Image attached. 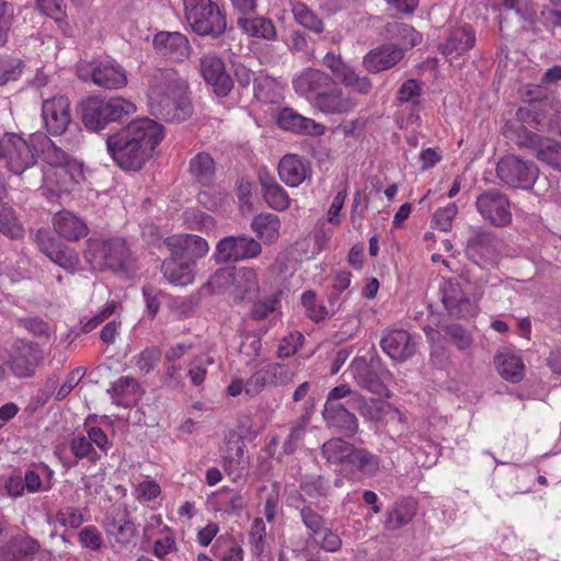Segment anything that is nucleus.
Segmentation results:
<instances>
[{
	"label": "nucleus",
	"instance_id": "f257e3e1",
	"mask_svg": "<svg viewBox=\"0 0 561 561\" xmlns=\"http://www.w3.org/2000/svg\"><path fill=\"white\" fill-rule=\"evenodd\" d=\"M163 137L162 125L150 118H139L110 135L106 148L121 169L138 171Z\"/></svg>",
	"mask_w": 561,
	"mask_h": 561
},
{
	"label": "nucleus",
	"instance_id": "f03ea898",
	"mask_svg": "<svg viewBox=\"0 0 561 561\" xmlns=\"http://www.w3.org/2000/svg\"><path fill=\"white\" fill-rule=\"evenodd\" d=\"M150 113L165 122H183L193 113L188 84L172 68H159L147 77Z\"/></svg>",
	"mask_w": 561,
	"mask_h": 561
},
{
	"label": "nucleus",
	"instance_id": "7ed1b4c3",
	"mask_svg": "<svg viewBox=\"0 0 561 561\" xmlns=\"http://www.w3.org/2000/svg\"><path fill=\"white\" fill-rule=\"evenodd\" d=\"M300 363H277L249 359L245 366L251 369L247 378V396H259L268 387L287 386L291 383L299 370Z\"/></svg>",
	"mask_w": 561,
	"mask_h": 561
},
{
	"label": "nucleus",
	"instance_id": "20e7f679",
	"mask_svg": "<svg viewBox=\"0 0 561 561\" xmlns=\"http://www.w3.org/2000/svg\"><path fill=\"white\" fill-rule=\"evenodd\" d=\"M185 19L202 36L218 37L226 31V16L211 0H183Z\"/></svg>",
	"mask_w": 561,
	"mask_h": 561
},
{
	"label": "nucleus",
	"instance_id": "39448f33",
	"mask_svg": "<svg viewBox=\"0 0 561 561\" xmlns=\"http://www.w3.org/2000/svg\"><path fill=\"white\" fill-rule=\"evenodd\" d=\"M36 145V136L26 140L16 133H3L0 136V160H5L8 169L20 175L35 165L38 156Z\"/></svg>",
	"mask_w": 561,
	"mask_h": 561
},
{
	"label": "nucleus",
	"instance_id": "423d86ee",
	"mask_svg": "<svg viewBox=\"0 0 561 561\" xmlns=\"http://www.w3.org/2000/svg\"><path fill=\"white\" fill-rule=\"evenodd\" d=\"M77 75L82 81L107 90H118L127 84L126 70L113 59L81 60L77 64Z\"/></svg>",
	"mask_w": 561,
	"mask_h": 561
},
{
	"label": "nucleus",
	"instance_id": "0eeeda50",
	"mask_svg": "<svg viewBox=\"0 0 561 561\" xmlns=\"http://www.w3.org/2000/svg\"><path fill=\"white\" fill-rule=\"evenodd\" d=\"M84 257L93 270H123L128 257V250L123 239H89Z\"/></svg>",
	"mask_w": 561,
	"mask_h": 561
},
{
	"label": "nucleus",
	"instance_id": "6e6552de",
	"mask_svg": "<svg viewBox=\"0 0 561 561\" xmlns=\"http://www.w3.org/2000/svg\"><path fill=\"white\" fill-rule=\"evenodd\" d=\"M465 253L471 262L482 268L493 266L501 257V241L491 230L474 227L471 228Z\"/></svg>",
	"mask_w": 561,
	"mask_h": 561
},
{
	"label": "nucleus",
	"instance_id": "1a4fd4ad",
	"mask_svg": "<svg viewBox=\"0 0 561 561\" xmlns=\"http://www.w3.org/2000/svg\"><path fill=\"white\" fill-rule=\"evenodd\" d=\"M12 375L16 378H28L34 376L37 366L43 360V352L36 343L30 341H18L5 356H1Z\"/></svg>",
	"mask_w": 561,
	"mask_h": 561
},
{
	"label": "nucleus",
	"instance_id": "9d476101",
	"mask_svg": "<svg viewBox=\"0 0 561 561\" xmlns=\"http://www.w3.org/2000/svg\"><path fill=\"white\" fill-rule=\"evenodd\" d=\"M84 427L85 434L75 435L69 440V448L78 460L87 459L89 462L95 463L107 454L112 444L101 427L87 424Z\"/></svg>",
	"mask_w": 561,
	"mask_h": 561
},
{
	"label": "nucleus",
	"instance_id": "9b49d317",
	"mask_svg": "<svg viewBox=\"0 0 561 561\" xmlns=\"http://www.w3.org/2000/svg\"><path fill=\"white\" fill-rule=\"evenodd\" d=\"M496 174L510 187L529 190L537 180L539 170L531 161L506 156L499 161Z\"/></svg>",
	"mask_w": 561,
	"mask_h": 561
},
{
	"label": "nucleus",
	"instance_id": "f8f14e48",
	"mask_svg": "<svg viewBox=\"0 0 561 561\" xmlns=\"http://www.w3.org/2000/svg\"><path fill=\"white\" fill-rule=\"evenodd\" d=\"M261 252L262 245L254 238L247 234L229 236L217 243L215 260L221 264L239 262L255 259Z\"/></svg>",
	"mask_w": 561,
	"mask_h": 561
},
{
	"label": "nucleus",
	"instance_id": "ddd939ff",
	"mask_svg": "<svg viewBox=\"0 0 561 561\" xmlns=\"http://www.w3.org/2000/svg\"><path fill=\"white\" fill-rule=\"evenodd\" d=\"M300 518L308 529V537L321 549L336 552L342 547V539L325 525V519L313 508L305 505L300 508Z\"/></svg>",
	"mask_w": 561,
	"mask_h": 561
},
{
	"label": "nucleus",
	"instance_id": "4468645a",
	"mask_svg": "<svg viewBox=\"0 0 561 561\" xmlns=\"http://www.w3.org/2000/svg\"><path fill=\"white\" fill-rule=\"evenodd\" d=\"M42 117L44 127L49 135H64L72 125L68 98L54 96L45 100L42 104Z\"/></svg>",
	"mask_w": 561,
	"mask_h": 561
},
{
	"label": "nucleus",
	"instance_id": "2eb2a0df",
	"mask_svg": "<svg viewBox=\"0 0 561 561\" xmlns=\"http://www.w3.org/2000/svg\"><path fill=\"white\" fill-rule=\"evenodd\" d=\"M479 214L496 227H505L512 220L511 207L507 197L495 190H488L480 194L476 201Z\"/></svg>",
	"mask_w": 561,
	"mask_h": 561
},
{
	"label": "nucleus",
	"instance_id": "dca6fc26",
	"mask_svg": "<svg viewBox=\"0 0 561 561\" xmlns=\"http://www.w3.org/2000/svg\"><path fill=\"white\" fill-rule=\"evenodd\" d=\"M199 72L203 79L213 88L218 96H227L232 87L233 81L226 71L224 60L216 54H205L199 59Z\"/></svg>",
	"mask_w": 561,
	"mask_h": 561
},
{
	"label": "nucleus",
	"instance_id": "f3484780",
	"mask_svg": "<svg viewBox=\"0 0 561 561\" xmlns=\"http://www.w3.org/2000/svg\"><path fill=\"white\" fill-rule=\"evenodd\" d=\"M323 65L329 68L337 80L345 87L359 94H368L373 88L370 79L356 73L353 67L347 65L340 55L328 53L323 57Z\"/></svg>",
	"mask_w": 561,
	"mask_h": 561
},
{
	"label": "nucleus",
	"instance_id": "a211bd4d",
	"mask_svg": "<svg viewBox=\"0 0 561 561\" xmlns=\"http://www.w3.org/2000/svg\"><path fill=\"white\" fill-rule=\"evenodd\" d=\"M476 34L470 25H461L450 31L445 43L439 45V51L450 65L459 66L467 53L474 46Z\"/></svg>",
	"mask_w": 561,
	"mask_h": 561
},
{
	"label": "nucleus",
	"instance_id": "6ab92c4d",
	"mask_svg": "<svg viewBox=\"0 0 561 561\" xmlns=\"http://www.w3.org/2000/svg\"><path fill=\"white\" fill-rule=\"evenodd\" d=\"M171 255L187 260L195 265V260L205 256L209 250L207 241L195 234H174L165 240Z\"/></svg>",
	"mask_w": 561,
	"mask_h": 561
},
{
	"label": "nucleus",
	"instance_id": "aec40b11",
	"mask_svg": "<svg viewBox=\"0 0 561 561\" xmlns=\"http://www.w3.org/2000/svg\"><path fill=\"white\" fill-rule=\"evenodd\" d=\"M358 102L356 99L339 87H330L318 94L313 105L324 114H347L355 110Z\"/></svg>",
	"mask_w": 561,
	"mask_h": 561
},
{
	"label": "nucleus",
	"instance_id": "412c9836",
	"mask_svg": "<svg viewBox=\"0 0 561 561\" xmlns=\"http://www.w3.org/2000/svg\"><path fill=\"white\" fill-rule=\"evenodd\" d=\"M104 527L110 536L122 543L130 542L137 534L127 507L122 504L112 506L105 517Z\"/></svg>",
	"mask_w": 561,
	"mask_h": 561
},
{
	"label": "nucleus",
	"instance_id": "4be33fe9",
	"mask_svg": "<svg viewBox=\"0 0 561 561\" xmlns=\"http://www.w3.org/2000/svg\"><path fill=\"white\" fill-rule=\"evenodd\" d=\"M381 348L392 359L404 362L416 352L414 337L405 330L388 331L380 341Z\"/></svg>",
	"mask_w": 561,
	"mask_h": 561
},
{
	"label": "nucleus",
	"instance_id": "5701e85b",
	"mask_svg": "<svg viewBox=\"0 0 561 561\" xmlns=\"http://www.w3.org/2000/svg\"><path fill=\"white\" fill-rule=\"evenodd\" d=\"M403 56V48L397 44H383L369 50L363 58V65L368 72L378 73L396 66Z\"/></svg>",
	"mask_w": 561,
	"mask_h": 561
},
{
	"label": "nucleus",
	"instance_id": "b1692460",
	"mask_svg": "<svg viewBox=\"0 0 561 561\" xmlns=\"http://www.w3.org/2000/svg\"><path fill=\"white\" fill-rule=\"evenodd\" d=\"M380 463L379 456L354 446L344 471L355 480L373 478L379 472Z\"/></svg>",
	"mask_w": 561,
	"mask_h": 561
},
{
	"label": "nucleus",
	"instance_id": "393cba45",
	"mask_svg": "<svg viewBox=\"0 0 561 561\" xmlns=\"http://www.w3.org/2000/svg\"><path fill=\"white\" fill-rule=\"evenodd\" d=\"M347 371L360 388L378 396L386 393V386L378 376L373 364L369 363L365 357L354 358Z\"/></svg>",
	"mask_w": 561,
	"mask_h": 561
},
{
	"label": "nucleus",
	"instance_id": "a878e982",
	"mask_svg": "<svg viewBox=\"0 0 561 561\" xmlns=\"http://www.w3.org/2000/svg\"><path fill=\"white\" fill-rule=\"evenodd\" d=\"M331 84L332 78L324 71L314 68H305L293 79L295 91L306 98L310 95L316 98L324 89L330 88Z\"/></svg>",
	"mask_w": 561,
	"mask_h": 561
},
{
	"label": "nucleus",
	"instance_id": "bb28decb",
	"mask_svg": "<svg viewBox=\"0 0 561 561\" xmlns=\"http://www.w3.org/2000/svg\"><path fill=\"white\" fill-rule=\"evenodd\" d=\"M442 301L450 316L468 318L477 313V305L471 301L459 283H448L443 288Z\"/></svg>",
	"mask_w": 561,
	"mask_h": 561
},
{
	"label": "nucleus",
	"instance_id": "cd10ccee",
	"mask_svg": "<svg viewBox=\"0 0 561 561\" xmlns=\"http://www.w3.org/2000/svg\"><path fill=\"white\" fill-rule=\"evenodd\" d=\"M39 550L41 545L36 539L18 535L0 546V561H32Z\"/></svg>",
	"mask_w": 561,
	"mask_h": 561
},
{
	"label": "nucleus",
	"instance_id": "c85d7f7f",
	"mask_svg": "<svg viewBox=\"0 0 561 561\" xmlns=\"http://www.w3.org/2000/svg\"><path fill=\"white\" fill-rule=\"evenodd\" d=\"M278 174L287 186L297 187L311 176V168L304 158L285 154L278 163Z\"/></svg>",
	"mask_w": 561,
	"mask_h": 561
},
{
	"label": "nucleus",
	"instance_id": "c756f323",
	"mask_svg": "<svg viewBox=\"0 0 561 561\" xmlns=\"http://www.w3.org/2000/svg\"><path fill=\"white\" fill-rule=\"evenodd\" d=\"M417 508V502L412 497L397 500L385 514V529L396 531L407 526L414 519Z\"/></svg>",
	"mask_w": 561,
	"mask_h": 561
},
{
	"label": "nucleus",
	"instance_id": "7c9ffc66",
	"mask_svg": "<svg viewBox=\"0 0 561 561\" xmlns=\"http://www.w3.org/2000/svg\"><path fill=\"white\" fill-rule=\"evenodd\" d=\"M36 144L39 146V152L43 160L49 165L57 169V172L62 174L69 173L75 164L71 162V157L67 151L58 147L50 138L45 135L36 136Z\"/></svg>",
	"mask_w": 561,
	"mask_h": 561
},
{
	"label": "nucleus",
	"instance_id": "2f4dec72",
	"mask_svg": "<svg viewBox=\"0 0 561 561\" xmlns=\"http://www.w3.org/2000/svg\"><path fill=\"white\" fill-rule=\"evenodd\" d=\"M53 225L59 237L71 242L84 238L89 232L85 222L67 210L57 213L54 216Z\"/></svg>",
	"mask_w": 561,
	"mask_h": 561
},
{
	"label": "nucleus",
	"instance_id": "473e14b6",
	"mask_svg": "<svg viewBox=\"0 0 561 561\" xmlns=\"http://www.w3.org/2000/svg\"><path fill=\"white\" fill-rule=\"evenodd\" d=\"M231 278V295L234 299H251L259 291L256 271L252 267H240L229 274Z\"/></svg>",
	"mask_w": 561,
	"mask_h": 561
},
{
	"label": "nucleus",
	"instance_id": "72a5a7b5",
	"mask_svg": "<svg viewBox=\"0 0 561 561\" xmlns=\"http://www.w3.org/2000/svg\"><path fill=\"white\" fill-rule=\"evenodd\" d=\"M194 265L190 261L171 255L161 264L163 277L174 286H186L194 280Z\"/></svg>",
	"mask_w": 561,
	"mask_h": 561
},
{
	"label": "nucleus",
	"instance_id": "f704fd0d",
	"mask_svg": "<svg viewBox=\"0 0 561 561\" xmlns=\"http://www.w3.org/2000/svg\"><path fill=\"white\" fill-rule=\"evenodd\" d=\"M259 180L263 198L271 208L283 211L289 207L290 198L287 192L277 183L273 175L263 171L260 172Z\"/></svg>",
	"mask_w": 561,
	"mask_h": 561
},
{
	"label": "nucleus",
	"instance_id": "c9c22d12",
	"mask_svg": "<svg viewBox=\"0 0 561 561\" xmlns=\"http://www.w3.org/2000/svg\"><path fill=\"white\" fill-rule=\"evenodd\" d=\"M82 122L93 131L104 129L110 123L105 99L89 98L81 104Z\"/></svg>",
	"mask_w": 561,
	"mask_h": 561
},
{
	"label": "nucleus",
	"instance_id": "e433bc0d",
	"mask_svg": "<svg viewBox=\"0 0 561 561\" xmlns=\"http://www.w3.org/2000/svg\"><path fill=\"white\" fill-rule=\"evenodd\" d=\"M277 124L282 129L302 134L320 135L324 129L322 125L317 124L313 119L304 117L288 107L279 112Z\"/></svg>",
	"mask_w": 561,
	"mask_h": 561
},
{
	"label": "nucleus",
	"instance_id": "4c0bfd02",
	"mask_svg": "<svg viewBox=\"0 0 561 561\" xmlns=\"http://www.w3.org/2000/svg\"><path fill=\"white\" fill-rule=\"evenodd\" d=\"M153 43L170 59L180 60L188 55V41L179 32H161L154 36Z\"/></svg>",
	"mask_w": 561,
	"mask_h": 561
},
{
	"label": "nucleus",
	"instance_id": "58836bf2",
	"mask_svg": "<svg viewBox=\"0 0 561 561\" xmlns=\"http://www.w3.org/2000/svg\"><path fill=\"white\" fill-rule=\"evenodd\" d=\"M322 416L329 427L336 428L346 436H353L358 431L357 417L344 405L323 408Z\"/></svg>",
	"mask_w": 561,
	"mask_h": 561
},
{
	"label": "nucleus",
	"instance_id": "ea45409f",
	"mask_svg": "<svg viewBox=\"0 0 561 561\" xmlns=\"http://www.w3.org/2000/svg\"><path fill=\"white\" fill-rule=\"evenodd\" d=\"M251 229L263 243L272 244L279 236V217L272 213H261L252 219Z\"/></svg>",
	"mask_w": 561,
	"mask_h": 561
},
{
	"label": "nucleus",
	"instance_id": "a19ab883",
	"mask_svg": "<svg viewBox=\"0 0 561 561\" xmlns=\"http://www.w3.org/2000/svg\"><path fill=\"white\" fill-rule=\"evenodd\" d=\"M237 25L249 36L274 41L277 33L273 22L263 16L245 18L239 16Z\"/></svg>",
	"mask_w": 561,
	"mask_h": 561
},
{
	"label": "nucleus",
	"instance_id": "79ce46f5",
	"mask_svg": "<svg viewBox=\"0 0 561 561\" xmlns=\"http://www.w3.org/2000/svg\"><path fill=\"white\" fill-rule=\"evenodd\" d=\"M386 36L390 41L398 42V46L407 49L419 45L422 42V35L412 26L402 22H389L385 26Z\"/></svg>",
	"mask_w": 561,
	"mask_h": 561
},
{
	"label": "nucleus",
	"instance_id": "37998d69",
	"mask_svg": "<svg viewBox=\"0 0 561 561\" xmlns=\"http://www.w3.org/2000/svg\"><path fill=\"white\" fill-rule=\"evenodd\" d=\"M234 76H236V80L243 88L249 87L250 83L253 81L254 94H255L256 99L264 101V102L272 101L268 93L265 92V88H271L274 85L273 79H271L268 77L256 79V78H254L253 71L242 64L234 65Z\"/></svg>",
	"mask_w": 561,
	"mask_h": 561
},
{
	"label": "nucleus",
	"instance_id": "c03bdc74",
	"mask_svg": "<svg viewBox=\"0 0 561 561\" xmlns=\"http://www.w3.org/2000/svg\"><path fill=\"white\" fill-rule=\"evenodd\" d=\"M495 365L499 374L511 382H519L525 375V366L518 355L501 353L495 357Z\"/></svg>",
	"mask_w": 561,
	"mask_h": 561
},
{
	"label": "nucleus",
	"instance_id": "a18cd8bd",
	"mask_svg": "<svg viewBox=\"0 0 561 561\" xmlns=\"http://www.w3.org/2000/svg\"><path fill=\"white\" fill-rule=\"evenodd\" d=\"M353 448V444H350L341 438H332L322 445L321 454L328 462L342 465L344 470Z\"/></svg>",
	"mask_w": 561,
	"mask_h": 561
},
{
	"label": "nucleus",
	"instance_id": "49530a36",
	"mask_svg": "<svg viewBox=\"0 0 561 561\" xmlns=\"http://www.w3.org/2000/svg\"><path fill=\"white\" fill-rule=\"evenodd\" d=\"M289 4L294 19L298 24L317 34H321L324 31L323 21L305 3L291 0Z\"/></svg>",
	"mask_w": 561,
	"mask_h": 561
},
{
	"label": "nucleus",
	"instance_id": "de8ad7c7",
	"mask_svg": "<svg viewBox=\"0 0 561 561\" xmlns=\"http://www.w3.org/2000/svg\"><path fill=\"white\" fill-rule=\"evenodd\" d=\"M191 174L203 185H208L215 175V161L207 152H199L190 162Z\"/></svg>",
	"mask_w": 561,
	"mask_h": 561
},
{
	"label": "nucleus",
	"instance_id": "09e8293b",
	"mask_svg": "<svg viewBox=\"0 0 561 561\" xmlns=\"http://www.w3.org/2000/svg\"><path fill=\"white\" fill-rule=\"evenodd\" d=\"M0 232L11 239H22L24 237V228L15 210L5 203H0Z\"/></svg>",
	"mask_w": 561,
	"mask_h": 561
},
{
	"label": "nucleus",
	"instance_id": "8fccbe9b",
	"mask_svg": "<svg viewBox=\"0 0 561 561\" xmlns=\"http://www.w3.org/2000/svg\"><path fill=\"white\" fill-rule=\"evenodd\" d=\"M105 103L110 123L122 122L134 115L137 111L136 105L131 101L122 96H112L105 99Z\"/></svg>",
	"mask_w": 561,
	"mask_h": 561
},
{
	"label": "nucleus",
	"instance_id": "3c124183",
	"mask_svg": "<svg viewBox=\"0 0 561 561\" xmlns=\"http://www.w3.org/2000/svg\"><path fill=\"white\" fill-rule=\"evenodd\" d=\"M506 137L514 140L519 147L536 149L537 151L542 146L546 139H542L538 134L527 129L524 125L508 127Z\"/></svg>",
	"mask_w": 561,
	"mask_h": 561
},
{
	"label": "nucleus",
	"instance_id": "603ef678",
	"mask_svg": "<svg viewBox=\"0 0 561 561\" xmlns=\"http://www.w3.org/2000/svg\"><path fill=\"white\" fill-rule=\"evenodd\" d=\"M46 255L64 270L70 273L77 271L79 257L75 250L57 243Z\"/></svg>",
	"mask_w": 561,
	"mask_h": 561
},
{
	"label": "nucleus",
	"instance_id": "864d4df0",
	"mask_svg": "<svg viewBox=\"0 0 561 561\" xmlns=\"http://www.w3.org/2000/svg\"><path fill=\"white\" fill-rule=\"evenodd\" d=\"M88 511L75 506H65L55 514V520L62 527L79 528L87 522Z\"/></svg>",
	"mask_w": 561,
	"mask_h": 561
},
{
	"label": "nucleus",
	"instance_id": "5fc2aeb1",
	"mask_svg": "<svg viewBox=\"0 0 561 561\" xmlns=\"http://www.w3.org/2000/svg\"><path fill=\"white\" fill-rule=\"evenodd\" d=\"M224 461L225 469L228 474L231 473L234 467L244 465V443L240 437L236 439H229L227 443V449L225 451Z\"/></svg>",
	"mask_w": 561,
	"mask_h": 561
},
{
	"label": "nucleus",
	"instance_id": "6e6d98bb",
	"mask_svg": "<svg viewBox=\"0 0 561 561\" xmlns=\"http://www.w3.org/2000/svg\"><path fill=\"white\" fill-rule=\"evenodd\" d=\"M348 397H351V401L353 403L352 407L365 403V400L360 394L356 393L347 385L343 383L332 388L329 391L324 408L343 407V404L339 401Z\"/></svg>",
	"mask_w": 561,
	"mask_h": 561
},
{
	"label": "nucleus",
	"instance_id": "4d7b16f0",
	"mask_svg": "<svg viewBox=\"0 0 561 561\" xmlns=\"http://www.w3.org/2000/svg\"><path fill=\"white\" fill-rule=\"evenodd\" d=\"M184 221L192 230L209 232L215 228L214 218L198 209H187L183 214Z\"/></svg>",
	"mask_w": 561,
	"mask_h": 561
},
{
	"label": "nucleus",
	"instance_id": "13d9d810",
	"mask_svg": "<svg viewBox=\"0 0 561 561\" xmlns=\"http://www.w3.org/2000/svg\"><path fill=\"white\" fill-rule=\"evenodd\" d=\"M23 66V61L19 58L0 55V85L18 80Z\"/></svg>",
	"mask_w": 561,
	"mask_h": 561
},
{
	"label": "nucleus",
	"instance_id": "bf43d9fd",
	"mask_svg": "<svg viewBox=\"0 0 561 561\" xmlns=\"http://www.w3.org/2000/svg\"><path fill=\"white\" fill-rule=\"evenodd\" d=\"M15 19V9L12 2L0 0V48L8 41Z\"/></svg>",
	"mask_w": 561,
	"mask_h": 561
},
{
	"label": "nucleus",
	"instance_id": "052dcab7",
	"mask_svg": "<svg viewBox=\"0 0 561 561\" xmlns=\"http://www.w3.org/2000/svg\"><path fill=\"white\" fill-rule=\"evenodd\" d=\"M539 160L561 171V144L546 139L537 152Z\"/></svg>",
	"mask_w": 561,
	"mask_h": 561
},
{
	"label": "nucleus",
	"instance_id": "680f3d73",
	"mask_svg": "<svg viewBox=\"0 0 561 561\" xmlns=\"http://www.w3.org/2000/svg\"><path fill=\"white\" fill-rule=\"evenodd\" d=\"M445 336L450 340L455 346L460 351H467L472 345V337L470 333L461 325L453 323L443 327Z\"/></svg>",
	"mask_w": 561,
	"mask_h": 561
},
{
	"label": "nucleus",
	"instance_id": "e2e57ef3",
	"mask_svg": "<svg viewBox=\"0 0 561 561\" xmlns=\"http://www.w3.org/2000/svg\"><path fill=\"white\" fill-rule=\"evenodd\" d=\"M161 358V352L157 347H147L135 357V366L142 375L149 374L156 368Z\"/></svg>",
	"mask_w": 561,
	"mask_h": 561
},
{
	"label": "nucleus",
	"instance_id": "0e129e2a",
	"mask_svg": "<svg viewBox=\"0 0 561 561\" xmlns=\"http://www.w3.org/2000/svg\"><path fill=\"white\" fill-rule=\"evenodd\" d=\"M304 335L298 331L289 332L279 340L277 345V356L279 358H288L295 355L302 346Z\"/></svg>",
	"mask_w": 561,
	"mask_h": 561
},
{
	"label": "nucleus",
	"instance_id": "69168bd1",
	"mask_svg": "<svg viewBox=\"0 0 561 561\" xmlns=\"http://www.w3.org/2000/svg\"><path fill=\"white\" fill-rule=\"evenodd\" d=\"M301 305L305 308L306 314L313 321L319 322L325 319L327 309L317 302V294L313 290H306L301 295Z\"/></svg>",
	"mask_w": 561,
	"mask_h": 561
},
{
	"label": "nucleus",
	"instance_id": "338daca9",
	"mask_svg": "<svg viewBox=\"0 0 561 561\" xmlns=\"http://www.w3.org/2000/svg\"><path fill=\"white\" fill-rule=\"evenodd\" d=\"M214 364V359L208 355H199L190 364L187 375L195 386H201L206 377L207 367Z\"/></svg>",
	"mask_w": 561,
	"mask_h": 561
},
{
	"label": "nucleus",
	"instance_id": "774afa93",
	"mask_svg": "<svg viewBox=\"0 0 561 561\" xmlns=\"http://www.w3.org/2000/svg\"><path fill=\"white\" fill-rule=\"evenodd\" d=\"M138 381L130 376H122L111 385L107 392L115 398L134 396L139 391Z\"/></svg>",
	"mask_w": 561,
	"mask_h": 561
}]
</instances>
